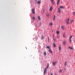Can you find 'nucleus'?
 Segmentation results:
<instances>
[{
	"label": "nucleus",
	"instance_id": "obj_8",
	"mask_svg": "<svg viewBox=\"0 0 75 75\" xmlns=\"http://www.w3.org/2000/svg\"><path fill=\"white\" fill-rule=\"evenodd\" d=\"M49 52L51 54H52V50L51 49L49 50Z\"/></svg>",
	"mask_w": 75,
	"mask_h": 75
},
{
	"label": "nucleus",
	"instance_id": "obj_27",
	"mask_svg": "<svg viewBox=\"0 0 75 75\" xmlns=\"http://www.w3.org/2000/svg\"><path fill=\"white\" fill-rule=\"evenodd\" d=\"M49 67V65H48V64L47 65V68H48Z\"/></svg>",
	"mask_w": 75,
	"mask_h": 75
},
{
	"label": "nucleus",
	"instance_id": "obj_3",
	"mask_svg": "<svg viewBox=\"0 0 75 75\" xmlns=\"http://www.w3.org/2000/svg\"><path fill=\"white\" fill-rule=\"evenodd\" d=\"M31 11L32 13L33 14H35V10H34V9L33 8L32 9Z\"/></svg>",
	"mask_w": 75,
	"mask_h": 75
},
{
	"label": "nucleus",
	"instance_id": "obj_34",
	"mask_svg": "<svg viewBox=\"0 0 75 75\" xmlns=\"http://www.w3.org/2000/svg\"><path fill=\"white\" fill-rule=\"evenodd\" d=\"M73 14H74V15H75V12H74Z\"/></svg>",
	"mask_w": 75,
	"mask_h": 75
},
{
	"label": "nucleus",
	"instance_id": "obj_13",
	"mask_svg": "<svg viewBox=\"0 0 75 75\" xmlns=\"http://www.w3.org/2000/svg\"><path fill=\"white\" fill-rule=\"evenodd\" d=\"M59 2H60V0H58L57 2V5H58V4H59Z\"/></svg>",
	"mask_w": 75,
	"mask_h": 75
},
{
	"label": "nucleus",
	"instance_id": "obj_22",
	"mask_svg": "<svg viewBox=\"0 0 75 75\" xmlns=\"http://www.w3.org/2000/svg\"><path fill=\"white\" fill-rule=\"evenodd\" d=\"M32 18L33 19V20H34L35 19V17H34V16H33V17H32Z\"/></svg>",
	"mask_w": 75,
	"mask_h": 75
},
{
	"label": "nucleus",
	"instance_id": "obj_32",
	"mask_svg": "<svg viewBox=\"0 0 75 75\" xmlns=\"http://www.w3.org/2000/svg\"><path fill=\"white\" fill-rule=\"evenodd\" d=\"M59 72H62V70H59Z\"/></svg>",
	"mask_w": 75,
	"mask_h": 75
},
{
	"label": "nucleus",
	"instance_id": "obj_1",
	"mask_svg": "<svg viewBox=\"0 0 75 75\" xmlns=\"http://www.w3.org/2000/svg\"><path fill=\"white\" fill-rule=\"evenodd\" d=\"M58 13L60 14L61 13V8H58Z\"/></svg>",
	"mask_w": 75,
	"mask_h": 75
},
{
	"label": "nucleus",
	"instance_id": "obj_31",
	"mask_svg": "<svg viewBox=\"0 0 75 75\" xmlns=\"http://www.w3.org/2000/svg\"><path fill=\"white\" fill-rule=\"evenodd\" d=\"M42 39H44V37L43 36H42Z\"/></svg>",
	"mask_w": 75,
	"mask_h": 75
},
{
	"label": "nucleus",
	"instance_id": "obj_17",
	"mask_svg": "<svg viewBox=\"0 0 75 75\" xmlns=\"http://www.w3.org/2000/svg\"><path fill=\"white\" fill-rule=\"evenodd\" d=\"M56 33L57 35L59 34V31H56Z\"/></svg>",
	"mask_w": 75,
	"mask_h": 75
},
{
	"label": "nucleus",
	"instance_id": "obj_33",
	"mask_svg": "<svg viewBox=\"0 0 75 75\" xmlns=\"http://www.w3.org/2000/svg\"><path fill=\"white\" fill-rule=\"evenodd\" d=\"M74 22V20H71V23H73Z\"/></svg>",
	"mask_w": 75,
	"mask_h": 75
},
{
	"label": "nucleus",
	"instance_id": "obj_15",
	"mask_svg": "<svg viewBox=\"0 0 75 75\" xmlns=\"http://www.w3.org/2000/svg\"><path fill=\"white\" fill-rule=\"evenodd\" d=\"M52 7L51 6L50 7L49 9V10L50 11H52Z\"/></svg>",
	"mask_w": 75,
	"mask_h": 75
},
{
	"label": "nucleus",
	"instance_id": "obj_10",
	"mask_svg": "<svg viewBox=\"0 0 75 75\" xmlns=\"http://www.w3.org/2000/svg\"><path fill=\"white\" fill-rule=\"evenodd\" d=\"M53 25V23H52L51 22V23H50L49 25L50 26H52Z\"/></svg>",
	"mask_w": 75,
	"mask_h": 75
},
{
	"label": "nucleus",
	"instance_id": "obj_29",
	"mask_svg": "<svg viewBox=\"0 0 75 75\" xmlns=\"http://www.w3.org/2000/svg\"><path fill=\"white\" fill-rule=\"evenodd\" d=\"M48 17L49 16H50V15L48 14H47L46 15Z\"/></svg>",
	"mask_w": 75,
	"mask_h": 75
},
{
	"label": "nucleus",
	"instance_id": "obj_18",
	"mask_svg": "<svg viewBox=\"0 0 75 75\" xmlns=\"http://www.w3.org/2000/svg\"><path fill=\"white\" fill-rule=\"evenodd\" d=\"M38 19L39 20H41V18L40 17V16H38Z\"/></svg>",
	"mask_w": 75,
	"mask_h": 75
},
{
	"label": "nucleus",
	"instance_id": "obj_12",
	"mask_svg": "<svg viewBox=\"0 0 75 75\" xmlns=\"http://www.w3.org/2000/svg\"><path fill=\"white\" fill-rule=\"evenodd\" d=\"M46 48L49 49V50H50V49H51V47L50 46H47L46 47Z\"/></svg>",
	"mask_w": 75,
	"mask_h": 75
},
{
	"label": "nucleus",
	"instance_id": "obj_35",
	"mask_svg": "<svg viewBox=\"0 0 75 75\" xmlns=\"http://www.w3.org/2000/svg\"><path fill=\"white\" fill-rule=\"evenodd\" d=\"M39 25H41V23H40Z\"/></svg>",
	"mask_w": 75,
	"mask_h": 75
},
{
	"label": "nucleus",
	"instance_id": "obj_4",
	"mask_svg": "<svg viewBox=\"0 0 75 75\" xmlns=\"http://www.w3.org/2000/svg\"><path fill=\"white\" fill-rule=\"evenodd\" d=\"M54 37L55 35H52L53 40L54 41H56V38H55Z\"/></svg>",
	"mask_w": 75,
	"mask_h": 75
},
{
	"label": "nucleus",
	"instance_id": "obj_6",
	"mask_svg": "<svg viewBox=\"0 0 75 75\" xmlns=\"http://www.w3.org/2000/svg\"><path fill=\"white\" fill-rule=\"evenodd\" d=\"M72 36H71L69 38V40L70 42H72V40H71V39H72Z\"/></svg>",
	"mask_w": 75,
	"mask_h": 75
},
{
	"label": "nucleus",
	"instance_id": "obj_21",
	"mask_svg": "<svg viewBox=\"0 0 75 75\" xmlns=\"http://www.w3.org/2000/svg\"><path fill=\"white\" fill-rule=\"evenodd\" d=\"M69 49H70V50H73V48L71 47H69Z\"/></svg>",
	"mask_w": 75,
	"mask_h": 75
},
{
	"label": "nucleus",
	"instance_id": "obj_30",
	"mask_svg": "<svg viewBox=\"0 0 75 75\" xmlns=\"http://www.w3.org/2000/svg\"><path fill=\"white\" fill-rule=\"evenodd\" d=\"M57 38H59V36L58 35H57Z\"/></svg>",
	"mask_w": 75,
	"mask_h": 75
},
{
	"label": "nucleus",
	"instance_id": "obj_19",
	"mask_svg": "<svg viewBox=\"0 0 75 75\" xmlns=\"http://www.w3.org/2000/svg\"><path fill=\"white\" fill-rule=\"evenodd\" d=\"M63 37H64V38H65V37H66V35H65V34H63Z\"/></svg>",
	"mask_w": 75,
	"mask_h": 75
},
{
	"label": "nucleus",
	"instance_id": "obj_25",
	"mask_svg": "<svg viewBox=\"0 0 75 75\" xmlns=\"http://www.w3.org/2000/svg\"><path fill=\"white\" fill-rule=\"evenodd\" d=\"M38 4H40L41 3V1H39L38 2Z\"/></svg>",
	"mask_w": 75,
	"mask_h": 75
},
{
	"label": "nucleus",
	"instance_id": "obj_9",
	"mask_svg": "<svg viewBox=\"0 0 75 75\" xmlns=\"http://www.w3.org/2000/svg\"><path fill=\"white\" fill-rule=\"evenodd\" d=\"M47 68H45L44 70V74H45L46 72H47Z\"/></svg>",
	"mask_w": 75,
	"mask_h": 75
},
{
	"label": "nucleus",
	"instance_id": "obj_28",
	"mask_svg": "<svg viewBox=\"0 0 75 75\" xmlns=\"http://www.w3.org/2000/svg\"><path fill=\"white\" fill-rule=\"evenodd\" d=\"M67 62H65V65H67Z\"/></svg>",
	"mask_w": 75,
	"mask_h": 75
},
{
	"label": "nucleus",
	"instance_id": "obj_24",
	"mask_svg": "<svg viewBox=\"0 0 75 75\" xmlns=\"http://www.w3.org/2000/svg\"><path fill=\"white\" fill-rule=\"evenodd\" d=\"M59 8H64L62 6H60V7Z\"/></svg>",
	"mask_w": 75,
	"mask_h": 75
},
{
	"label": "nucleus",
	"instance_id": "obj_7",
	"mask_svg": "<svg viewBox=\"0 0 75 75\" xmlns=\"http://www.w3.org/2000/svg\"><path fill=\"white\" fill-rule=\"evenodd\" d=\"M56 19V16H55V15H54L53 16V21H55Z\"/></svg>",
	"mask_w": 75,
	"mask_h": 75
},
{
	"label": "nucleus",
	"instance_id": "obj_11",
	"mask_svg": "<svg viewBox=\"0 0 75 75\" xmlns=\"http://www.w3.org/2000/svg\"><path fill=\"white\" fill-rule=\"evenodd\" d=\"M58 48L59 51H61V47L59 46L58 47Z\"/></svg>",
	"mask_w": 75,
	"mask_h": 75
},
{
	"label": "nucleus",
	"instance_id": "obj_16",
	"mask_svg": "<svg viewBox=\"0 0 75 75\" xmlns=\"http://www.w3.org/2000/svg\"><path fill=\"white\" fill-rule=\"evenodd\" d=\"M57 64V62H53V65L54 66H55V64Z\"/></svg>",
	"mask_w": 75,
	"mask_h": 75
},
{
	"label": "nucleus",
	"instance_id": "obj_26",
	"mask_svg": "<svg viewBox=\"0 0 75 75\" xmlns=\"http://www.w3.org/2000/svg\"><path fill=\"white\" fill-rule=\"evenodd\" d=\"M44 55H47V53L46 52H44Z\"/></svg>",
	"mask_w": 75,
	"mask_h": 75
},
{
	"label": "nucleus",
	"instance_id": "obj_14",
	"mask_svg": "<svg viewBox=\"0 0 75 75\" xmlns=\"http://www.w3.org/2000/svg\"><path fill=\"white\" fill-rule=\"evenodd\" d=\"M53 47L54 48L56 47V44L55 43H53Z\"/></svg>",
	"mask_w": 75,
	"mask_h": 75
},
{
	"label": "nucleus",
	"instance_id": "obj_5",
	"mask_svg": "<svg viewBox=\"0 0 75 75\" xmlns=\"http://www.w3.org/2000/svg\"><path fill=\"white\" fill-rule=\"evenodd\" d=\"M61 28L63 30H65V26L62 25L61 26Z\"/></svg>",
	"mask_w": 75,
	"mask_h": 75
},
{
	"label": "nucleus",
	"instance_id": "obj_2",
	"mask_svg": "<svg viewBox=\"0 0 75 75\" xmlns=\"http://www.w3.org/2000/svg\"><path fill=\"white\" fill-rule=\"evenodd\" d=\"M66 23L67 24H69V19L68 18L67 20H66Z\"/></svg>",
	"mask_w": 75,
	"mask_h": 75
},
{
	"label": "nucleus",
	"instance_id": "obj_23",
	"mask_svg": "<svg viewBox=\"0 0 75 75\" xmlns=\"http://www.w3.org/2000/svg\"><path fill=\"white\" fill-rule=\"evenodd\" d=\"M51 1L52 3V4H54V0H51Z\"/></svg>",
	"mask_w": 75,
	"mask_h": 75
},
{
	"label": "nucleus",
	"instance_id": "obj_20",
	"mask_svg": "<svg viewBox=\"0 0 75 75\" xmlns=\"http://www.w3.org/2000/svg\"><path fill=\"white\" fill-rule=\"evenodd\" d=\"M67 42H66V41H64L63 42V44L65 45V44H66V43Z\"/></svg>",
	"mask_w": 75,
	"mask_h": 75
},
{
	"label": "nucleus",
	"instance_id": "obj_36",
	"mask_svg": "<svg viewBox=\"0 0 75 75\" xmlns=\"http://www.w3.org/2000/svg\"><path fill=\"white\" fill-rule=\"evenodd\" d=\"M51 75H53V74H52V73H51Z\"/></svg>",
	"mask_w": 75,
	"mask_h": 75
}]
</instances>
